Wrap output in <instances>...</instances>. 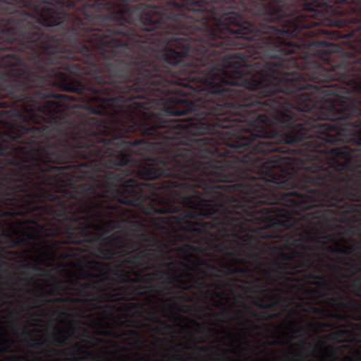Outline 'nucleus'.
I'll list each match as a JSON object with an SVG mask.
<instances>
[{
	"instance_id": "f257e3e1",
	"label": "nucleus",
	"mask_w": 361,
	"mask_h": 361,
	"mask_svg": "<svg viewBox=\"0 0 361 361\" xmlns=\"http://www.w3.org/2000/svg\"><path fill=\"white\" fill-rule=\"evenodd\" d=\"M194 212L283 252L321 250L361 275V161H121ZM311 256V255H310Z\"/></svg>"
},
{
	"instance_id": "f03ea898",
	"label": "nucleus",
	"mask_w": 361,
	"mask_h": 361,
	"mask_svg": "<svg viewBox=\"0 0 361 361\" xmlns=\"http://www.w3.org/2000/svg\"><path fill=\"white\" fill-rule=\"evenodd\" d=\"M205 224L210 233L218 236L217 244L208 245L214 252L243 265L255 263V268L267 277L269 285L287 286L300 274L301 268L307 270L314 267L312 257L305 250H278L259 239L244 237L234 226L226 227L219 218L206 219Z\"/></svg>"
},
{
	"instance_id": "7ed1b4c3",
	"label": "nucleus",
	"mask_w": 361,
	"mask_h": 361,
	"mask_svg": "<svg viewBox=\"0 0 361 361\" xmlns=\"http://www.w3.org/2000/svg\"><path fill=\"white\" fill-rule=\"evenodd\" d=\"M112 263L92 259L80 266L76 271V278L68 281V290L74 292L75 295L56 298L53 302L90 304L92 310H99L108 318L114 317V312L118 310L114 305L99 304L108 302H127L123 305L126 315L131 318H139L143 313V303L140 296L153 290L155 286L129 287L126 283L114 279L111 273Z\"/></svg>"
},
{
	"instance_id": "20e7f679",
	"label": "nucleus",
	"mask_w": 361,
	"mask_h": 361,
	"mask_svg": "<svg viewBox=\"0 0 361 361\" xmlns=\"http://www.w3.org/2000/svg\"><path fill=\"white\" fill-rule=\"evenodd\" d=\"M226 274H228V275L245 274V275L250 276L251 279H252L253 283H255V284H253L252 286H250V287H249V290H250V292H252L255 294H260V295H264V298H260V300L255 302V307H257L261 310H273L274 308H275V307H276L275 302H270L267 303V302H265V301H264V299H267L268 300H271V299L273 298V297L271 295V290L270 288H267V287H266V286H269V285L267 284V283H262L261 277L252 276V271H251L250 268H249L247 267H245V268H243V267L233 268L231 267H229L227 269V273H226Z\"/></svg>"
},
{
	"instance_id": "39448f33",
	"label": "nucleus",
	"mask_w": 361,
	"mask_h": 361,
	"mask_svg": "<svg viewBox=\"0 0 361 361\" xmlns=\"http://www.w3.org/2000/svg\"><path fill=\"white\" fill-rule=\"evenodd\" d=\"M340 292L343 294L345 293H342L339 290H335L332 292L329 290H325L323 293H318V297L319 298H326L329 300V304H331V307L338 310H343L348 312H356L361 309V302L355 298H349L348 300H345L343 295H338V293Z\"/></svg>"
},
{
	"instance_id": "423d86ee",
	"label": "nucleus",
	"mask_w": 361,
	"mask_h": 361,
	"mask_svg": "<svg viewBox=\"0 0 361 361\" xmlns=\"http://www.w3.org/2000/svg\"><path fill=\"white\" fill-rule=\"evenodd\" d=\"M302 274L305 282L310 283L313 285L317 286L318 288H312L310 291L313 293H319V289H323L325 291L333 292L334 290H340L341 293H344V289L337 285H334L329 281L326 279V276L323 274H317L310 273L308 269L305 270V268H300V274Z\"/></svg>"
},
{
	"instance_id": "0eeeda50",
	"label": "nucleus",
	"mask_w": 361,
	"mask_h": 361,
	"mask_svg": "<svg viewBox=\"0 0 361 361\" xmlns=\"http://www.w3.org/2000/svg\"><path fill=\"white\" fill-rule=\"evenodd\" d=\"M21 269L25 271V274H30L32 271L37 274L38 276H50V271L44 267H42L38 264L32 263H27L21 265Z\"/></svg>"
},
{
	"instance_id": "6e6552de",
	"label": "nucleus",
	"mask_w": 361,
	"mask_h": 361,
	"mask_svg": "<svg viewBox=\"0 0 361 361\" xmlns=\"http://www.w3.org/2000/svg\"><path fill=\"white\" fill-rule=\"evenodd\" d=\"M18 291L20 293L25 291V293L32 296V298H29V300L32 302L34 304H38L42 302V300L47 294V293L38 292L37 290L29 288H25L24 287H19V288H18Z\"/></svg>"
},
{
	"instance_id": "1a4fd4ad",
	"label": "nucleus",
	"mask_w": 361,
	"mask_h": 361,
	"mask_svg": "<svg viewBox=\"0 0 361 361\" xmlns=\"http://www.w3.org/2000/svg\"><path fill=\"white\" fill-rule=\"evenodd\" d=\"M326 317L332 318L341 322H348L351 319L361 321V313L353 316L347 313H340L338 311H334L329 313V314L326 316Z\"/></svg>"
},
{
	"instance_id": "9d476101",
	"label": "nucleus",
	"mask_w": 361,
	"mask_h": 361,
	"mask_svg": "<svg viewBox=\"0 0 361 361\" xmlns=\"http://www.w3.org/2000/svg\"><path fill=\"white\" fill-rule=\"evenodd\" d=\"M55 353L63 355H68L70 357V360L72 361H79L81 360L80 357H77L75 356V353H81V348L78 345V344H75L71 348H68L66 350H53Z\"/></svg>"
},
{
	"instance_id": "9b49d317",
	"label": "nucleus",
	"mask_w": 361,
	"mask_h": 361,
	"mask_svg": "<svg viewBox=\"0 0 361 361\" xmlns=\"http://www.w3.org/2000/svg\"><path fill=\"white\" fill-rule=\"evenodd\" d=\"M55 329H57V336L53 338V344H54V345L62 347L67 343L71 338H73V334L66 336L63 332L59 330L56 326H55Z\"/></svg>"
},
{
	"instance_id": "f8f14e48",
	"label": "nucleus",
	"mask_w": 361,
	"mask_h": 361,
	"mask_svg": "<svg viewBox=\"0 0 361 361\" xmlns=\"http://www.w3.org/2000/svg\"><path fill=\"white\" fill-rule=\"evenodd\" d=\"M243 307H245V310H247V312H248V313L250 314L251 316L255 317V319L258 320L259 322H267L271 319L270 315L265 314L261 312H257L252 310L251 307H248L245 304H243Z\"/></svg>"
},
{
	"instance_id": "ddd939ff",
	"label": "nucleus",
	"mask_w": 361,
	"mask_h": 361,
	"mask_svg": "<svg viewBox=\"0 0 361 361\" xmlns=\"http://www.w3.org/2000/svg\"><path fill=\"white\" fill-rule=\"evenodd\" d=\"M351 288H353V295L361 299V274L353 277L351 281Z\"/></svg>"
},
{
	"instance_id": "4468645a",
	"label": "nucleus",
	"mask_w": 361,
	"mask_h": 361,
	"mask_svg": "<svg viewBox=\"0 0 361 361\" xmlns=\"http://www.w3.org/2000/svg\"><path fill=\"white\" fill-rule=\"evenodd\" d=\"M22 282H24L25 283V286H29L30 284L34 283L37 289L41 290L44 289V286L38 284L33 278L23 279L18 277L17 281L14 282V285L20 286V283Z\"/></svg>"
},
{
	"instance_id": "2eb2a0df",
	"label": "nucleus",
	"mask_w": 361,
	"mask_h": 361,
	"mask_svg": "<svg viewBox=\"0 0 361 361\" xmlns=\"http://www.w3.org/2000/svg\"><path fill=\"white\" fill-rule=\"evenodd\" d=\"M212 316L216 317V318L223 323H230L232 322V319L228 317V310L213 313Z\"/></svg>"
},
{
	"instance_id": "dca6fc26",
	"label": "nucleus",
	"mask_w": 361,
	"mask_h": 361,
	"mask_svg": "<svg viewBox=\"0 0 361 361\" xmlns=\"http://www.w3.org/2000/svg\"><path fill=\"white\" fill-rule=\"evenodd\" d=\"M326 357L331 361H336V353L334 352V347L332 345H329L325 347Z\"/></svg>"
},
{
	"instance_id": "f3484780",
	"label": "nucleus",
	"mask_w": 361,
	"mask_h": 361,
	"mask_svg": "<svg viewBox=\"0 0 361 361\" xmlns=\"http://www.w3.org/2000/svg\"><path fill=\"white\" fill-rule=\"evenodd\" d=\"M147 321H149L150 322L161 324L163 326H164V329L166 331H171V324L159 320V319H157V317H156L154 316L149 317H147Z\"/></svg>"
},
{
	"instance_id": "a211bd4d",
	"label": "nucleus",
	"mask_w": 361,
	"mask_h": 361,
	"mask_svg": "<svg viewBox=\"0 0 361 361\" xmlns=\"http://www.w3.org/2000/svg\"><path fill=\"white\" fill-rule=\"evenodd\" d=\"M312 312H313L317 315H321L324 317H326L327 315H329L332 312H330L326 309H322L319 307H313V308H312Z\"/></svg>"
},
{
	"instance_id": "6ab92c4d",
	"label": "nucleus",
	"mask_w": 361,
	"mask_h": 361,
	"mask_svg": "<svg viewBox=\"0 0 361 361\" xmlns=\"http://www.w3.org/2000/svg\"><path fill=\"white\" fill-rule=\"evenodd\" d=\"M305 358V355L302 352L295 354V357L290 358L288 355L283 356L284 361H302Z\"/></svg>"
},
{
	"instance_id": "aec40b11",
	"label": "nucleus",
	"mask_w": 361,
	"mask_h": 361,
	"mask_svg": "<svg viewBox=\"0 0 361 361\" xmlns=\"http://www.w3.org/2000/svg\"><path fill=\"white\" fill-rule=\"evenodd\" d=\"M169 301H187L191 302V298L183 295L172 296L169 298Z\"/></svg>"
},
{
	"instance_id": "412c9836",
	"label": "nucleus",
	"mask_w": 361,
	"mask_h": 361,
	"mask_svg": "<svg viewBox=\"0 0 361 361\" xmlns=\"http://www.w3.org/2000/svg\"><path fill=\"white\" fill-rule=\"evenodd\" d=\"M208 350L209 348L207 346L195 347V353L196 355H197L198 359H202V355L201 354L208 352Z\"/></svg>"
},
{
	"instance_id": "4be33fe9",
	"label": "nucleus",
	"mask_w": 361,
	"mask_h": 361,
	"mask_svg": "<svg viewBox=\"0 0 361 361\" xmlns=\"http://www.w3.org/2000/svg\"><path fill=\"white\" fill-rule=\"evenodd\" d=\"M9 298H11V295L6 292L2 286L0 285V302L4 303L5 300Z\"/></svg>"
},
{
	"instance_id": "5701e85b",
	"label": "nucleus",
	"mask_w": 361,
	"mask_h": 361,
	"mask_svg": "<svg viewBox=\"0 0 361 361\" xmlns=\"http://www.w3.org/2000/svg\"><path fill=\"white\" fill-rule=\"evenodd\" d=\"M23 341H25V343H27V345L29 348H39L43 345L42 342L37 341V342L32 343L25 338V340H23Z\"/></svg>"
},
{
	"instance_id": "b1692460",
	"label": "nucleus",
	"mask_w": 361,
	"mask_h": 361,
	"mask_svg": "<svg viewBox=\"0 0 361 361\" xmlns=\"http://www.w3.org/2000/svg\"><path fill=\"white\" fill-rule=\"evenodd\" d=\"M312 329V324L308 323L303 326H300L298 329V332H305L307 331H310Z\"/></svg>"
},
{
	"instance_id": "393cba45",
	"label": "nucleus",
	"mask_w": 361,
	"mask_h": 361,
	"mask_svg": "<svg viewBox=\"0 0 361 361\" xmlns=\"http://www.w3.org/2000/svg\"><path fill=\"white\" fill-rule=\"evenodd\" d=\"M343 333H344L343 330L338 331L331 334V337L333 338V339H334V340H338V338L340 336H341V335L343 334Z\"/></svg>"
},
{
	"instance_id": "a878e982",
	"label": "nucleus",
	"mask_w": 361,
	"mask_h": 361,
	"mask_svg": "<svg viewBox=\"0 0 361 361\" xmlns=\"http://www.w3.org/2000/svg\"><path fill=\"white\" fill-rule=\"evenodd\" d=\"M162 307L163 314H164V317H166V314L171 312V307L164 303H162V307Z\"/></svg>"
},
{
	"instance_id": "bb28decb",
	"label": "nucleus",
	"mask_w": 361,
	"mask_h": 361,
	"mask_svg": "<svg viewBox=\"0 0 361 361\" xmlns=\"http://www.w3.org/2000/svg\"><path fill=\"white\" fill-rule=\"evenodd\" d=\"M9 351H10V348L6 345L0 347V355H3L7 352H9Z\"/></svg>"
},
{
	"instance_id": "cd10ccee",
	"label": "nucleus",
	"mask_w": 361,
	"mask_h": 361,
	"mask_svg": "<svg viewBox=\"0 0 361 361\" xmlns=\"http://www.w3.org/2000/svg\"><path fill=\"white\" fill-rule=\"evenodd\" d=\"M9 351H10V348L6 345L0 347V355H3L7 352H9Z\"/></svg>"
},
{
	"instance_id": "c85d7f7f",
	"label": "nucleus",
	"mask_w": 361,
	"mask_h": 361,
	"mask_svg": "<svg viewBox=\"0 0 361 361\" xmlns=\"http://www.w3.org/2000/svg\"><path fill=\"white\" fill-rule=\"evenodd\" d=\"M59 316H65V317H70L71 316V314L67 312V311H59Z\"/></svg>"
},
{
	"instance_id": "c756f323",
	"label": "nucleus",
	"mask_w": 361,
	"mask_h": 361,
	"mask_svg": "<svg viewBox=\"0 0 361 361\" xmlns=\"http://www.w3.org/2000/svg\"><path fill=\"white\" fill-rule=\"evenodd\" d=\"M131 324H132V321H130V320L121 322V324H123L126 326H130Z\"/></svg>"
},
{
	"instance_id": "7c9ffc66",
	"label": "nucleus",
	"mask_w": 361,
	"mask_h": 361,
	"mask_svg": "<svg viewBox=\"0 0 361 361\" xmlns=\"http://www.w3.org/2000/svg\"><path fill=\"white\" fill-rule=\"evenodd\" d=\"M298 345L300 348H304V346L306 345V340L305 339L300 340V343H298Z\"/></svg>"
},
{
	"instance_id": "2f4dec72",
	"label": "nucleus",
	"mask_w": 361,
	"mask_h": 361,
	"mask_svg": "<svg viewBox=\"0 0 361 361\" xmlns=\"http://www.w3.org/2000/svg\"><path fill=\"white\" fill-rule=\"evenodd\" d=\"M239 349H240V355L243 357L245 356V349L239 345Z\"/></svg>"
},
{
	"instance_id": "473e14b6",
	"label": "nucleus",
	"mask_w": 361,
	"mask_h": 361,
	"mask_svg": "<svg viewBox=\"0 0 361 361\" xmlns=\"http://www.w3.org/2000/svg\"><path fill=\"white\" fill-rule=\"evenodd\" d=\"M12 332L14 334L18 333V327H16V324L15 323L12 324Z\"/></svg>"
},
{
	"instance_id": "72a5a7b5",
	"label": "nucleus",
	"mask_w": 361,
	"mask_h": 361,
	"mask_svg": "<svg viewBox=\"0 0 361 361\" xmlns=\"http://www.w3.org/2000/svg\"><path fill=\"white\" fill-rule=\"evenodd\" d=\"M247 323H250V320H249V319H247V318H243V322H240V324H240V325H244V324H247Z\"/></svg>"
},
{
	"instance_id": "f704fd0d",
	"label": "nucleus",
	"mask_w": 361,
	"mask_h": 361,
	"mask_svg": "<svg viewBox=\"0 0 361 361\" xmlns=\"http://www.w3.org/2000/svg\"><path fill=\"white\" fill-rule=\"evenodd\" d=\"M87 358H94V359H96V358H100V356H99V355H97L90 354V355H88Z\"/></svg>"
},
{
	"instance_id": "c9c22d12",
	"label": "nucleus",
	"mask_w": 361,
	"mask_h": 361,
	"mask_svg": "<svg viewBox=\"0 0 361 361\" xmlns=\"http://www.w3.org/2000/svg\"><path fill=\"white\" fill-rule=\"evenodd\" d=\"M252 329L255 331L259 330V326H258L257 324H252Z\"/></svg>"
},
{
	"instance_id": "e433bc0d",
	"label": "nucleus",
	"mask_w": 361,
	"mask_h": 361,
	"mask_svg": "<svg viewBox=\"0 0 361 361\" xmlns=\"http://www.w3.org/2000/svg\"><path fill=\"white\" fill-rule=\"evenodd\" d=\"M173 360H178L179 359V355L178 354H174L172 356Z\"/></svg>"
},
{
	"instance_id": "4c0bfd02",
	"label": "nucleus",
	"mask_w": 361,
	"mask_h": 361,
	"mask_svg": "<svg viewBox=\"0 0 361 361\" xmlns=\"http://www.w3.org/2000/svg\"><path fill=\"white\" fill-rule=\"evenodd\" d=\"M345 360L348 361H353V359L350 356H345Z\"/></svg>"
},
{
	"instance_id": "58836bf2",
	"label": "nucleus",
	"mask_w": 361,
	"mask_h": 361,
	"mask_svg": "<svg viewBox=\"0 0 361 361\" xmlns=\"http://www.w3.org/2000/svg\"><path fill=\"white\" fill-rule=\"evenodd\" d=\"M55 286H56L57 289H61V287H60L59 281H57L56 285H55Z\"/></svg>"
},
{
	"instance_id": "ea45409f",
	"label": "nucleus",
	"mask_w": 361,
	"mask_h": 361,
	"mask_svg": "<svg viewBox=\"0 0 361 361\" xmlns=\"http://www.w3.org/2000/svg\"><path fill=\"white\" fill-rule=\"evenodd\" d=\"M94 341H96V343H99L101 342V340L99 338H94Z\"/></svg>"
},
{
	"instance_id": "a19ab883",
	"label": "nucleus",
	"mask_w": 361,
	"mask_h": 361,
	"mask_svg": "<svg viewBox=\"0 0 361 361\" xmlns=\"http://www.w3.org/2000/svg\"><path fill=\"white\" fill-rule=\"evenodd\" d=\"M36 307H37V306H36V305H35V306L30 305L29 307H27V310H32V309H35Z\"/></svg>"
},
{
	"instance_id": "79ce46f5",
	"label": "nucleus",
	"mask_w": 361,
	"mask_h": 361,
	"mask_svg": "<svg viewBox=\"0 0 361 361\" xmlns=\"http://www.w3.org/2000/svg\"><path fill=\"white\" fill-rule=\"evenodd\" d=\"M228 337H229L230 338H233V335H232V334L231 332H228Z\"/></svg>"
},
{
	"instance_id": "37998d69",
	"label": "nucleus",
	"mask_w": 361,
	"mask_h": 361,
	"mask_svg": "<svg viewBox=\"0 0 361 361\" xmlns=\"http://www.w3.org/2000/svg\"><path fill=\"white\" fill-rule=\"evenodd\" d=\"M176 347L182 348V347H183V343H178V345H176Z\"/></svg>"
},
{
	"instance_id": "c03bdc74",
	"label": "nucleus",
	"mask_w": 361,
	"mask_h": 361,
	"mask_svg": "<svg viewBox=\"0 0 361 361\" xmlns=\"http://www.w3.org/2000/svg\"><path fill=\"white\" fill-rule=\"evenodd\" d=\"M129 332H130V334H132V335L136 334V332L135 331H133V330H131Z\"/></svg>"
},
{
	"instance_id": "a18cd8bd",
	"label": "nucleus",
	"mask_w": 361,
	"mask_h": 361,
	"mask_svg": "<svg viewBox=\"0 0 361 361\" xmlns=\"http://www.w3.org/2000/svg\"><path fill=\"white\" fill-rule=\"evenodd\" d=\"M237 318H238V319L242 318V316L241 314H240V312L237 313Z\"/></svg>"
},
{
	"instance_id": "49530a36",
	"label": "nucleus",
	"mask_w": 361,
	"mask_h": 361,
	"mask_svg": "<svg viewBox=\"0 0 361 361\" xmlns=\"http://www.w3.org/2000/svg\"><path fill=\"white\" fill-rule=\"evenodd\" d=\"M155 331H157V332L158 333H161V329L159 327H157V329H155Z\"/></svg>"
},
{
	"instance_id": "de8ad7c7",
	"label": "nucleus",
	"mask_w": 361,
	"mask_h": 361,
	"mask_svg": "<svg viewBox=\"0 0 361 361\" xmlns=\"http://www.w3.org/2000/svg\"><path fill=\"white\" fill-rule=\"evenodd\" d=\"M357 354L361 355V350H357Z\"/></svg>"
},
{
	"instance_id": "09e8293b",
	"label": "nucleus",
	"mask_w": 361,
	"mask_h": 361,
	"mask_svg": "<svg viewBox=\"0 0 361 361\" xmlns=\"http://www.w3.org/2000/svg\"><path fill=\"white\" fill-rule=\"evenodd\" d=\"M318 326H324V324H322V322H319V323H318Z\"/></svg>"
},
{
	"instance_id": "8fccbe9b",
	"label": "nucleus",
	"mask_w": 361,
	"mask_h": 361,
	"mask_svg": "<svg viewBox=\"0 0 361 361\" xmlns=\"http://www.w3.org/2000/svg\"><path fill=\"white\" fill-rule=\"evenodd\" d=\"M0 338H1V340L4 341V339L3 338V335H2V334H0Z\"/></svg>"
},
{
	"instance_id": "3c124183",
	"label": "nucleus",
	"mask_w": 361,
	"mask_h": 361,
	"mask_svg": "<svg viewBox=\"0 0 361 361\" xmlns=\"http://www.w3.org/2000/svg\"><path fill=\"white\" fill-rule=\"evenodd\" d=\"M135 343H137V344H138V345H140L142 344V343H140V341H137V342H135Z\"/></svg>"
},
{
	"instance_id": "603ef678",
	"label": "nucleus",
	"mask_w": 361,
	"mask_h": 361,
	"mask_svg": "<svg viewBox=\"0 0 361 361\" xmlns=\"http://www.w3.org/2000/svg\"><path fill=\"white\" fill-rule=\"evenodd\" d=\"M318 346V344L316 343V344H314V348H317Z\"/></svg>"
},
{
	"instance_id": "864d4df0",
	"label": "nucleus",
	"mask_w": 361,
	"mask_h": 361,
	"mask_svg": "<svg viewBox=\"0 0 361 361\" xmlns=\"http://www.w3.org/2000/svg\"><path fill=\"white\" fill-rule=\"evenodd\" d=\"M226 358H227V360H231L229 356L226 357Z\"/></svg>"
},
{
	"instance_id": "5fc2aeb1",
	"label": "nucleus",
	"mask_w": 361,
	"mask_h": 361,
	"mask_svg": "<svg viewBox=\"0 0 361 361\" xmlns=\"http://www.w3.org/2000/svg\"><path fill=\"white\" fill-rule=\"evenodd\" d=\"M295 339V336H292V338H290V340H294Z\"/></svg>"
},
{
	"instance_id": "6e6d98bb",
	"label": "nucleus",
	"mask_w": 361,
	"mask_h": 361,
	"mask_svg": "<svg viewBox=\"0 0 361 361\" xmlns=\"http://www.w3.org/2000/svg\"><path fill=\"white\" fill-rule=\"evenodd\" d=\"M37 333H39L40 332V330L39 329H37Z\"/></svg>"
},
{
	"instance_id": "4d7b16f0",
	"label": "nucleus",
	"mask_w": 361,
	"mask_h": 361,
	"mask_svg": "<svg viewBox=\"0 0 361 361\" xmlns=\"http://www.w3.org/2000/svg\"><path fill=\"white\" fill-rule=\"evenodd\" d=\"M216 295H217V297H219V293H215Z\"/></svg>"
},
{
	"instance_id": "13d9d810",
	"label": "nucleus",
	"mask_w": 361,
	"mask_h": 361,
	"mask_svg": "<svg viewBox=\"0 0 361 361\" xmlns=\"http://www.w3.org/2000/svg\"><path fill=\"white\" fill-rule=\"evenodd\" d=\"M358 341H359V342H361V336H360V338H359Z\"/></svg>"
},
{
	"instance_id": "bf43d9fd",
	"label": "nucleus",
	"mask_w": 361,
	"mask_h": 361,
	"mask_svg": "<svg viewBox=\"0 0 361 361\" xmlns=\"http://www.w3.org/2000/svg\"><path fill=\"white\" fill-rule=\"evenodd\" d=\"M360 349H361V346H360ZM358 360H359V361H361V357H360V358H359Z\"/></svg>"
}]
</instances>
